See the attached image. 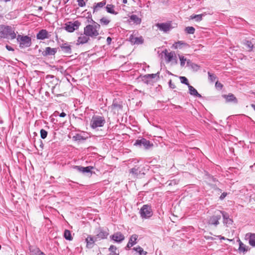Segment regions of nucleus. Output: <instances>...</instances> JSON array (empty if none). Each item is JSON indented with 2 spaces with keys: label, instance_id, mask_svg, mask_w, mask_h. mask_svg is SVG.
<instances>
[{
  "label": "nucleus",
  "instance_id": "obj_1",
  "mask_svg": "<svg viewBox=\"0 0 255 255\" xmlns=\"http://www.w3.org/2000/svg\"><path fill=\"white\" fill-rule=\"evenodd\" d=\"M92 24H88L84 28L85 34L88 35L92 38H96L99 35V30L100 29V25L94 21L92 19Z\"/></svg>",
  "mask_w": 255,
  "mask_h": 255
},
{
  "label": "nucleus",
  "instance_id": "obj_2",
  "mask_svg": "<svg viewBox=\"0 0 255 255\" xmlns=\"http://www.w3.org/2000/svg\"><path fill=\"white\" fill-rule=\"evenodd\" d=\"M106 123V121L103 117L100 116H94L90 121V126L93 129H96L102 127Z\"/></svg>",
  "mask_w": 255,
  "mask_h": 255
},
{
  "label": "nucleus",
  "instance_id": "obj_3",
  "mask_svg": "<svg viewBox=\"0 0 255 255\" xmlns=\"http://www.w3.org/2000/svg\"><path fill=\"white\" fill-rule=\"evenodd\" d=\"M1 34L3 35L4 37L10 38L13 39L16 38V33L14 32V29L11 26H5L3 27L1 31Z\"/></svg>",
  "mask_w": 255,
  "mask_h": 255
},
{
  "label": "nucleus",
  "instance_id": "obj_4",
  "mask_svg": "<svg viewBox=\"0 0 255 255\" xmlns=\"http://www.w3.org/2000/svg\"><path fill=\"white\" fill-rule=\"evenodd\" d=\"M17 40L19 43V47L22 48L29 47L31 44V38L28 36L18 35Z\"/></svg>",
  "mask_w": 255,
  "mask_h": 255
},
{
  "label": "nucleus",
  "instance_id": "obj_5",
  "mask_svg": "<svg viewBox=\"0 0 255 255\" xmlns=\"http://www.w3.org/2000/svg\"><path fill=\"white\" fill-rule=\"evenodd\" d=\"M139 213L142 219H147L153 215L152 210L150 206L144 205L140 209Z\"/></svg>",
  "mask_w": 255,
  "mask_h": 255
},
{
  "label": "nucleus",
  "instance_id": "obj_6",
  "mask_svg": "<svg viewBox=\"0 0 255 255\" xmlns=\"http://www.w3.org/2000/svg\"><path fill=\"white\" fill-rule=\"evenodd\" d=\"M221 211L218 210L216 211L215 214L209 218L208 224L215 227L217 226L219 224V220L221 218Z\"/></svg>",
  "mask_w": 255,
  "mask_h": 255
},
{
  "label": "nucleus",
  "instance_id": "obj_7",
  "mask_svg": "<svg viewBox=\"0 0 255 255\" xmlns=\"http://www.w3.org/2000/svg\"><path fill=\"white\" fill-rule=\"evenodd\" d=\"M134 145L140 147H143L145 149H148L153 146V144L145 138H141L137 139L134 143Z\"/></svg>",
  "mask_w": 255,
  "mask_h": 255
},
{
  "label": "nucleus",
  "instance_id": "obj_8",
  "mask_svg": "<svg viewBox=\"0 0 255 255\" xmlns=\"http://www.w3.org/2000/svg\"><path fill=\"white\" fill-rule=\"evenodd\" d=\"M80 25V23L78 21H75L73 23L70 22L69 24H66L65 28L68 32H72L77 29Z\"/></svg>",
  "mask_w": 255,
  "mask_h": 255
},
{
  "label": "nucleus",
  "instance_id": "obj_9",
  "mask_svg": "<svg viewBox=\"0 0 255 255\" xmlns=\"http://www.w3.org/2000/svg\"><path fill=\"white\" fill-rule=\"evenodd\" d=\"M90 37L88 35H87L86 34H85V32H84V33L81 34L78 37L76 44L83 45L84 44L88 43Z\"/></svg>",
  "mask_w": 255,
  "mask_h": 255
},
{
  "label": "nucleus",
  "instance_id": "obj_10",
  "mask_svg": "<svg viewBox=\"0 0 255 255\" xmlns=\"http://www.w3.org/2000/svg\"><path fill=\"white\" fill-rule=\"evenodd\" d=\"M111 239L117 243H121L125 240V236L120 232L114 233L111 236Z\"/></svg>",
  "mask_w": 255,
  "mask_h": 255
},
{
  "label": "nucleus",
  "instance_id": "obj_11",
  "mask_svg": "<svg viewBox=\"0 0 255 255\" xmlns=\"http://www.w3.org/2000/svg\"><path fill=\"white\" fill-rule=\"evenodd\" d=\"M156 26L161 31L166 32L170 30L171 28V25L170 22L157 23Z\"/></svg>",
  "mask_w": 255,
  "mask_h": 255
},
{
  "label": "nucleus",
  "instance_id": "obj_12",
  "mask_svg": "<svg viewBox=\"0 0 255 255\" xmlns=\"http://www.w3.org/2000/svg\"><path fill=\"white\" fill-rule=\"evenodd\" d=\"M60 47L62 51L65 54H70L72 53L71 46L67 42L60 44Z\"/></svg>",
  "mask_w": 255,
  "mask_h": 255
},
{
  "label": "nucleus",
  "instance_id": "obj_13",
  "mask_svg": "<svg viewBox=\"0 0 255 255\" xmlns=\"http://www.w3.org/2000/svg\"><path fill=\"white\" fill-rule=\"evenodd\" d=\"M57 49L56 48H51L47 47L45 48V50L42 52V55L43 56H47L49 55H54L57 52Z\"/></svg>",
  "mask_w": 255,
  "mask_h": 255
},
{
  "label": "nucleus",
  "instance_id": "obj_14",
  "mask_svg": "<svg viewBox=\"0 0 255 255\" xmlns=\"http://www.w3.org/2000/svg\"><path fill=\"white\" fill-rule=\"evenodd\" d=\"M189 45L188 43L183 41H178L175 42L172 46L171 48L174 49H182L183 47H189Z\"/></svg>",
  "mask_w": 255,
  "mask_h": 255
},
{
  "label": "nucleus",
  "instance_id": "obj_15",
  "mask_svg": "<svg viewBox=\"0 0 255 255\" xmlns=\"http://www.w3.org/2000/svg\"><path fill=\"white\" fill-rule=\"evenodd\" d=\"M162 53L164 54L165 59L167 63H169L172 61L175 54L173 51L169 52L167 49L163 51Z\"/></svg>",
  "mask_w": 255,
  "mask_h": 255
},
{
  "label": "nucleus",
  "instance_id": "obj_16",
  "mask_svg": "<svg viewBox=\"0 0 255 255\" xmlns=\"http://www.w3.org/2000/svg\"><path fill=\"white\" fill-rule=\"evenodd\" d=\"M74 168L77 170L79 172L82 173H92L91 170L93 169V166H89L87 167H83L81 166H75Z\"/></svg>",
  "mask_w": 255,
  "mask_h": 255
},
{
  "label": "nucleus",
  "instance_id": "obj_17",
  "mask_svg": "<svg viewBox=\"0 0 255 255\" xmlns=\"http://www.w3.org/2000/svg\"><path fill=\"white\" fill-rule=\"evenodd\" d=\"M245 238L248 240L250 245L255 247V233H248L246 234Z\"/></svg>",
  "mask_w": 255,
  "mask_h": 255
},
{
  "label": "nucleus",
  "instance_id": "obj_18",
  "mask_svg": "<svg viewBox=\"0 0 255 255\" xmlns=\"http://www.w3.org/2000/svg\"><path fill=\"white\" fill-rule=\"evenodd\" d=\"M128 21L129 23L138 25L141 23V19L135 14H132L129 16Z\"/></svg>",
  "mask_w": 255,
  "mask_h": 255
},
{
  "label": "nucleus",
  "instance_id": "obj_19",
  "mask_svg": "<svg viewBox=\"0 0 255 255\" xmlns=\"http://www.w3.org/2000/svg\"><path fill=\"white\" fill-rule=\"evenodd\" d=\"M37 39L44 40L48 38V33L46 29H42L40 30L36 35Z\"/></svg>",
  "mask_w": 255,
  "mask_h": 255
},
{
  "label": "nucleus",
  "instance_id": "obj_20",
  "mask_svg": "<svg viewBox=\"0 0 255 255\" xmlns=\"http://www.w3.org/2000/svg\"><path fill=\"white\" fill-rule=\"evenodd\" d=\"M106 0H104L101 2L95 3L93 6V13L98 11L100 8H102L106 4Z\"/></svg>",
  "mask_w": 255,
  "mask_h": 255
},
{
  "label": "nucleus",
  "instance_id": "obj_21",
  "mask_svg": "<svg viewBox=\"0 0 255 255\" xmlns=\"http://www.w3.org/2000/svg\"><path fill=\"white\" fill-rule=\"evenodd\" d=\"M130 41L134 44H140L143 42V39L142 36L133 37L132 36L130 38Z\"/></svg>",
  "mask_w": 255,
  "mask_h": 255
},
{
  "label": "nucleus",
  "instance_id": "obj_22",
  "mask_svg": "<svg viewBox=\"0 0 255 255\" xmlns=\"http://www.w3.org/2000/svg\"><path fill=\"white\" fill-rule=\"evenodd\" d=\"M87 242V246L88 248H92L94 243L98 240H96V237H92L91 236H89L86 239Z\"/></svg>",
  "mask_w": 255,
  "mask_h": 255
},
{
  "label": "nucleus",
  "instance_id": "obj_23",
  "mask_svg": "<svg viewBox=\"0 0 255 255\" xmlns=\"http://www.w3.org/2000/svg\"><path fill=\"white\" fill-rule=\"evenodd\" d=\"M108 234V233L106 231H100L99 233L95 236L96 240L98 241L102 239H106Z\"/></svg>",
  "mask_w": 255,
  "mask_h": 255
},
{
  "label": "nucleus",
  "instance_id": "obj_24",
  "mask_svg": "<svg viewBox=\"0 0 255 255\" xmlns=\"http://www.w3.org/2000/svg\"><path fill=\"white\" fill-rule=\"evenodd\" d=\"M188 87L189 88V93L190 95L199 98L202 97V96L198 93L197 91L193 86L190 85Z\"/></svg>",
  "mask_w": 255,
  "mask_h": 255
},
{
  "label": "nucleus",
  "instance_id": "obj_25",
  "mask_svg": "<svg viewBox=\"0 0 255 255\" xmlns=\"http://www.w3.org/2000/svg\"><path fill=\"white\" fill-rule=\"evenodd\" d=\"M238 242L239 243V247L238 249L239 252H247L249 250V247L245 245L243 243H242L240 240H239Z\"/></svg>",
  "mask_w": 255,
  "mask_h": 255
},
{
  "label": "nucleus",
  "instance_id": "obj_26",
  "mask_svg": "<svg viewBox=\"0 0 255 255\" xmlns=\"http://www.w3.org/2000/svg\"><path fill=\"white\" fill-rule=\"evenodd\" d=\"M224 97L226 99L227 102H233L235 103H238L237 98L233 94H229L228 95H224Z\"/></svg>",
  "mask_w": 255,
  "mask_h": 255
},
{
  "label": "nucleus",
  "instance_id": "obj_27",
  "mask_svg": "<svg viewBox=\"0 0 255 255\" xmlns=\"http://www.w3.org/2000/svg\"><path fill=\"white\" fill-rule=\"evenodd\" d=\"M221 216H223V218L224 219V223L227 224H230L232 223V220L229 218L228 215L224 211H221Z\"/></svg>",
  "mask_w": 255,
  "mask_h": 255
},
{
  "label": "nucleus",
  "instance_id": "obj_28",
  "mask_svg": "<svg viewBox=\"0 0 255 255\" xmlns=\"http://www.w3.org/2000/svg\"><path fill=\"white\" fill-rule=\"evenodd\" d=\"M115 7V5L113 4H107L106 6V9L108 13L117 14V12L114 10Z\"/></svg>",
  "mask_w": 255,
  "mask_h": 255
},
{
  "label": "nucleus",
  "instance_id": "obj_29",
  "mask_svg": "<svg viewBox=\"0 0 255 255\" xmlns=\"http://www.w3.org/2000/svg\"><path fill=\"white\" fill-rule=\"evenodd\" d=\"M133 250L137 253L138 255H146L147 254V252L144 251L143 249L140 246L133 248Z\"/></svg>",
  "mask_w": 255,
  "mask_h": 255
},
{
  "label": "nucleus",
  "instance_id": "obj_30",
  "mask_svg": "<svg viewBox=\"0 0 255 255\" xmlns=\"http://www.w3.org/2000/svg\"><path fill=\"white\" fill-rule=\"evenodd\" d=\"M179 58L180 61V66L181 67H183L185 65V62H187V64L188 65L190 63V60H187L186 58H185L183 56L179 55Z\"/></svg>",
  "mask_w": 255,
  "mask_h": 255
},
{
  "label": "nucleus",
  "instance_id": "obj_31",
  "mask_svg": "<svg viewBox=\"0 0 255 255\" xmlns=\"http://www.w3.org/2000/svg\"><path fill=\"white\" fill-rule=\"evenodd\" d=\"M137 238L138 235L136 234H133L130 236L129 240L128 241V243L134 246L137 243L136 241L137 240Z\"/></svg>",
  "mask_w": 255,
  "mask_h": 255
},
{
  "label": "nucleus",
  "instance_id": "obj_32",
  "mask_svg": "<svg viewBox=\"0 0 255 255\" xmlns=\"http://www.w3.org/2000/svg\"><path fill=\"white\" fill-rule=\"evenodd\" d=\"M29 251L31 253L32 255H38L39 253L41 252L40 250L36 247H29Z\"/></svg>",
  "mask_w": 255,
  "mask_h": 255
},
{
  "label": "nucleus",
  "instance_id": "obj_33",
  "mask_svg": "<svg viewBox=\"0 0 255 255\" xmlns=\"http://www.w3.org/2000/svg\"><path fill=\"white\" fill-rule=\"evenodd\" d=\"M208 79L211 82H214V81L218 79V78L216 76V75L213 73L208 72Z\"/></svg>",
  "mask_w": 255,
  "mask_h": 255
},
{
  "label": "nucleus",
  "instance_id": "obj_34",
  "mask_svg": "<svg viewBox=\"0 0 255 255\" xmlns=\"http://www.w3.org/2000/svg\"><path fill=\"white\" fill-rule=\"evenodd\" d=\"M64 237L67 240L71 241L72 240L71 232L70 231L68 230H65L64 233Z\"/></svg>",
  "mask_w": 255,
  "mask_h": 255
},
{
  "label": "nucleus",
  "instance_id": "obj_35",
  "mask_svg": "<svg viewBox=\"0 0 255 255\" xmlns=\"http://www.w3.org/2000/svg\"><path fill=\"white\" fill-rule=\"evenodd\" d=\"M109 251L110 252V255H117L118 254L116 253L117 248L116 246L114 245H111L109 249Z\"/></svg>",
  "mask_w": 255,
  "mask_h": 255
},
{
  "label": "nucleus",
  "instance_id": "obj_36",
  "mask_svg": "<svg viewBox=\"0 0 255 255\" xmlns=\"http://www.w3.org/2000/svg\"><path fill=\"white\" fill-rule=\"evenodd\" d=\"M195 29L192 26H188L185 28V31L187 34H194Z\"/></svg>",
  "mask_w": 255,
  "mask_h": 255
},
{
  "label": "nucleus",
  "instance_id": "obj_37",
  "mask_svg": "<svg viewBox=\"0 0 255 255\" xmlns=\"http://www.w3.org/2000/svg\"><path fill=\"white\" fill-rule=\"evenodd\" d=\"M204 14H197L191 16L192 19H195L197 21H200L202 20V17Z\"/></svg>",
  "mask_w": 255,
  "mask_h": 255
},
{
  "label": "nucleus",
  "instance_id": "obj_38",
  "mask_svg": "<svg viewBox=\"0 0 255 255\" xmlns=\"http://www.w3.org/2000/svg\"><path fill=\"white\" fill-rule=\"evenodd\" d=\"M110 22V20L107 18V17H103L100 20V22L103 25H108Z\"/></svg>",
  "mask_w": 255,
  "mask_h": 255
},
{
  "label": "nucleus",
  "instance_id": "obj_39",
  "mask_svg": "<svg viewBox=\"0 0 255 255\" xmlns=\"http://www.w3.org/2000/svg\"><path fill=\"white\" fill-rule=\"evenodd\" d=\"M112 108L114 109H121L122 106L121 105L118 103L116 101H113V103L112 104Z\"/></svg>",
  "mask_w": 255,
  "mask_h": 255
},
{
  "label": "nucleus",
  "instance_id": "obj_40",
  "mask_svg": "<svg viewBox=\"0 0 255 255\" xmlns=\"http://www.w3.org/2000/svg\"><path fill=\"white\" fill-rule=\"evenodd\" d=\"M179 78L180 79L181 82L182 84H184L187 85L188 86L189 85H190V84L188 83V79L185 77L180 76L179 77Z\"/></svg>",
  "mask_w": 255,
  "mask_h": 255
},
{
  "label": "nucleus",
  "instance_id": "obj_41",
  "mask_svg": "<svg viewBox=\"0 0 255 255\" xmlns=\"http://www.w3.org/2000/svg\"><path fill=\"white\" fill-rule=\"evenodd\" d=\"M41 138L44 139L47 137V132L44 129H41L40 131Z\"/></svg>",
  "mask_w": 255,
  "mask_h": 255
},
{
  "label": "nucleus",
  "instance_id": "obj_42",
  "mask_svg": "<svg viewBox=\"0 0 255 255\" xmlns=\"http://www.w3.org/2000/svg\"><path fill=\"white\" fill-rule=\"evenodd\" d=\"M73 138H74L75 140H82L85 139L82 135L79 134H77L76 135L74 136Z\"/></svg>",
  "mask_w": 255,
  "mask_h": 255
},
{
  "label": "nucleus",
  "instance_id": "obj_43",
  "mask_svg": "<svg viewBox=\"0 0 255 255\" xmlns=\"http://www.w3.org/2000/svg\"><path fill=\"white\" fill-rule=\"evenodd\" d=\"M130 173L134 175H137L138 170L137 168H136L135 167L132 168L131 169H130L129 171Z\"/></svg>",
  "mask_w": 255,
  "mask_h": 255
},
{
  "label": "nucleus",
  "instance_id": "obj_44",
  "mask_svg": "<svg viewBox=\"0 0 255 255\" xmlns=\"http://www.w3.org/2000/svg\"><path fill=\"white\" fill-rule=\"evenodd\" d=\"M245 44L248 47L249 49H252L253 47V44L251 41L249 40H246L245 42Z\"/></svg>",
  "mask_w": 255,
  "mask_h": 255
},
{
  "label": "nucleus",
  "instance_id": "obj_45",
  "mask_svg": "<svg viewBox=\"0 0 255 255\" xmlns=\"http://www.w3.org/2000/svg\"><path fill=\"white\" fill-rule=\"evenodd\" d=\"M78 4L80 7H83L85 6L86 3L84 0H77Z\"/></svg>",
  "mask_w": 255,
  "mask_h": 255
},
{
  "label": "nucleus",
  "instance_id": "obj_46",
  "mask_svg": "<svg viewBox=\"0 0 255 255\" xmlns=\"http://www.w3.org/2000/svg\"><path fill=\"white\" fill-rule=\"evenodd\" d=\"M223 85L218 81H217L215 83V87L217 88H219L220 89H221L223 88Z\"/></svg>",
  "mask_w": 255,
  "mask_h": 255
},
{
  "label": "nucleus",
  "instance_id": "obj_47",
  "mask_svg": "<svg viewBox=\"0 0 255 255\" xmlns=\"http://www.w3.org/2000/svg\"><path fill=\"white\" fill-rule=\"evenodd\" d=\"M168 84H169V86L170 87V88H171V89H174L175 88V86L174 84H173L172 83V80H170L169 82H168Z\"/></svg>",
  "mask_w": 255,
  "mask_h": 255
},
{
  "label": "nucleus",
  "instance_id": "obj_48",
  "mask_svg": "<svg viewBox=\"0 0 255 255\" xmlns=\"http://www.w3.org/2000/svg\"><path fill=\"white\" fill-rule=\"evenodd\" d=\"M227 193H226V192H224V193H223L221 194V195L220 196V199L221 200H223V199H224L225 198V197L227 196Z\"/></svg>",
  "mask_w": 255,
  "mask_h": 255
},
{
  "label": "nucleus",
  "instance_id": "obj_49",
  "mask_svg": "<svg viewBox=\"0 0 255 255\" xmlns=\"http://www.w3.org/2000/svg\"><path fill=\"white\" fill-rule=\"evenodd\" d=\"M156 74H148L146 76L147 77H149L150 78H154L156 76Z\"/></svg>",
  "mask_w": 255,
  "mask_h": 255
},
{
  "label": "nucleus",
  "instance_id": "obj_50",
  "mask_svg": "<svg viewBox=\"0 0 255 255\" xmlns=\"http://www.w3.org/2000/svg\"><path fill=\"white\" fill-rule=\"evenodd\" d=\"M112 41V38L110 37H108L107 38V43L108 45L111 44Z\"/></svg>",
  "mask_w": 255,
  "mask_h": 255
},
{
  "label": "nucleus",
  "instance_id": "obj_51",
  "mask_svg": "<svg viewBox=\"0 0 255 255\" xmlns=\"http://www.w3.org/2000/svg\"><path fill=\"white\" fill-rule=\"evenodd\" d=\"M6 49H7L8 51H14V49L12 47H11L10 46H9V45H6Z\"/></svg>",
  "mask_w": 255,
  "mask_h": 255
},
{
  "label": "nucleus",
  "instance_id": "obj_52",
  "mask_svg": "<svg viewBox=\"0 0 255 255\" xmlns=\"http://www.w3.org/2000/svg\"><path fill=\"white\" fill-rule=\"evenodd\" d=\"M172 61H173L174 63L176 64H177V60L175 54L174 55V57Z\"/></svg>",
  "mask_w": 255,
  "mask_h": 255
},
{
  "label": "nucleus",
  "instance_id": "obj_53",
  "mask_svg": "<svg viewBox=\"0 0 255 255\" xmlns=\"http://www.w3.org/2000/svg\"><path fill=\"white\" fill-rule=\"evenodd\" d=\"M133 246L132 245L130 244L128 242L126 248V249H130L131 247Z\"/></svg>",
  "mask_w": 255,
  "mask_h": 255
},
{
  "label": "nucleus",
  "instance_id": "obj_54",
  "mask_svg": "<svg viewBox=\"0 0 255 255\" xmlns=\"http://www.w3.org/2000/svg\"><path fill=\"white\" fill-rule=\"evenodd\" d=\"M66 116V114L64 112H62L59 114V116L62 118L65 117Z\"/></svg>",
  "mask_w": 255,
  "mask_h": 255
},
{
  "label": "nucleus",
  "instance_id": "obj_55",
  "mask_svg": "<svg viewBox=\"0 0 255 255\" xmlns=\"http://www.w3.org/2000/svg\"><path fill=\"white\" fill-rule=\"evenodd\" d=\"M172 106L173 107L174 109H180L181 108V107L180 106H177L174 104H172Z\"/></svg>",
  "mask_w": 255,
  "mask_h": 255
},
{
  "label": "nucleus",
  "instance_id": "obj_56",
  "mask_svg": "<svg viewBox=\"0 0 255 255\" xmlns=\"http://www.w3.org/2000/svg\"><path fill=\"white\" fill-rule=\"evenodd\" d=\"M176 183V181L173 180H172L171 181V182L169 184V185H172V184H175Z\"/></svg>",
  "mask_w": 255,
  "mask_h": 255
},
{
  "label": "nucleus",
  "instance_id": "obj_57",
  "mask_svg": "<svg viewBox=\"0 0 255 255\" xmlns=\"http://www.w3.org/2000/svg\"><path fill=\"white\" fill-rule=\"evenodd\" d=\"M54 115L55 116H57L58 115L59 116V113L58 111H55L54 113Z\"/></svg>",
  "mask_w": 255,
  "mask_h": 255
},
{
  "label": "nucleus",
  "instance_id": "obj_58",
  "mask_svg": "<svg viewBox=\"0 0 255 255\" xmlns=\"http://www.w3.org/2000/svg\"><path fill=\"white\" fill-rule=\"evenodd\" d=\"M251 107L254 109V110L255 111V105L252 104Z\"/></svg>",
  "mask_w": 255,
  "mask_h": 255
},
{
  "label": "nucleus",
  "instance_id": "obj_59",
  "mask_svg": "<svg viewBox=\"0 0 255 255\" xmlns=\"http://www.w3.org/2000/svg\"><path fill=\"white\" fill-rule=\"evenodd\" d=\"M123 2L124 3H127V0H123Z\"/></svg>",
  "mask_w": 255,
  "mask_h": 255
},
{
  "label": "nucleus",
  "instance_id": "obj_60",
  "mask_svg": "<svg viewBox=\"0 0 255 255\" xmlns=\"http://www.w3.org/2000/svg\"><path fill=\"white\" fill-rule=\"evenodd\" d=\"M38 255H45L43 253L40 252Z\"/></svg>",
  "mask_w": 255,
  "mask_h": 255
},
{
  "label": "nucleus",
  "instance_id": "obj_61",
  "mask_svg": "<svg viewBox=\"0 0 255 255\" xmlns=\"http://www.w3.org/2000/svg\"><path fill=\"white\" fill-rule=\"evenodd\" d=\"M5 2H8V1H10V0H3Z\"/></svg>",
  "mask_w": 255,
  "mask_h": 255
},
{
  "label": "nucleus",
  "instance_id": "obj_62",
  "mask_svg": "<svg viewBox=\"0 0 255 255\" xmlns=\"http://www.w3.org/2000/svg\"><path fill=\"white\" fill-rule=\"evenodd\" d=\"M194 67H196L197 68H198V67H198V66L197 64H194Z\"/></svg>",
  "mask_w": 255,
  "mask_h": 255
},
{
  "label": "nucleus",
  "instance_id": "obj_63",
  "mask_svg": "<svg viewBox=\"0 0 255 255\" xmlns=\"http://www.w3.org/2000/svg\"><path fill=\"white\" fill-rule=\"evenodd\" d=\"M39 9H42V7H41V6H40V7H39Z\"/></svg>",
  "mask_w": 255,
  "mask_h": 255
},
{
  "label": "nucleus",
  "instance_id": "obj_64",
  "mask_svg": "<svg viewBox=\"0 0 255 255\" xmlns=\"http://www.w3.org/2000/svg\"><path fill=\"white\" fill-rule=\"evenodd\" d=\"M222 239H225L224 237L222 238Z\"/></svg>",
  "mask_w": 255,
  "mask_h": 255
}]
</instances>
